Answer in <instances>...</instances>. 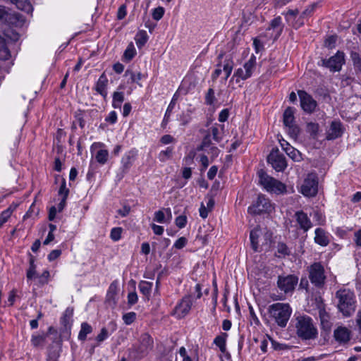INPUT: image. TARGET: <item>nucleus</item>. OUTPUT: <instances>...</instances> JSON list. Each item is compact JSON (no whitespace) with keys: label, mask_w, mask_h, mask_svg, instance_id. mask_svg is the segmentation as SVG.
Masks as SVG:
<instances>
[{"label":"nucleus","mask_w":361,"mask_h":361,"mask_svg":"<svg viewBox=\"0 0 361 361\" xmlns=\"http://www.w3.org/2000/svg\"><path fill=\"white\" fill-rule=\"evenodd\" d=\"M298 94L302 109L306 113H312L317 107V102L304 90H298Z\"/></svg>","instance_id":"obj_11"},{"label":"nucleus","mask_w":361,"mask_h":361,"mask_svg":"<svg viewBox=\"0 0 361 361\" xmlns=\"http://www.w3.org/2000/svg\"><path fill=\"white\" fill-rule=\"evenodd\" d=\"M118 286L116 281H113L108 289L106 300L111 306H114L117 303Z\"/></svg>","instance_id":"obj_16"},{"label":"nucleus","mask_w":361,"mask_h":361,"mask_svg":"<svg viewBox=\"0 0 361 361\" xmlns=\"http://www.w3.org/2000/svg\"><path fill=\"white\" fill-rule=\"evenodd\" d=\"M285 152L295 161H300L302 159L301 153L292 146L288 147V148L286 149Z\"/></svg>","instance_id":"obj_36"},{"label":"nucleus","mask_w":361,"mask_h":361,"mask_svg":"<svg viewBox=\"0 0 361 361\" xmlns=\"http://www.w3.org/2000/svg\"><path fill=\"white\" fill-rule=\"evenodd\" d=\"M11 56V53L7 47L6 40L0 35V59L8 60Z\"/></svg>","instance_id":"obj_27"},{"label":"nucleus","mask_w":361,"mask_h":361,"mask_svg":"<svg viewBox=\"0 0 361 361\" xmlns=\"http://www.w3.org/2000/svg\"><path fill=\"white\" fill-rule=\"evenodd\" d=\"M256 66V56L254 54H252L250 59L247 62L245 63L243 66V68L245 70V73L250 74V78L252 76L253 71L255 69Z\"/></svg>","instance_id":"obj_30"},{"label":"nucleus","mask_w":361,"mask_h":361,"mask_svg":"<svg viewBox=\"0 0 361 361\" xmlns=\"http://www.w3.org/2000/svg\"><path fill=\"white\" fill-rule=\"evenodd\" d=\"M282 14L285 16V19L288 25L295 29H298L305 24V20H302V18L298 16L299 10L298 8L288 9L286 12H283Z\"/></svg>","instance_id":"obj_13"},{"label":"nucleus","mask_w":361,"mask_h":361,"mask_svg":"<svg viewBox=\"0 0 361 361\" xmlns=\"http://www.w3.org/2000/svg\"><path fill=\"white\" fill-rule=\"evenodd\" d=\"M317 6V4L314 3L310 6H308L300 14V17L302 18V20H304V19L307 17L310 16L314 11L315 8Z\"/></svg>","instance_id":"obj_47"},{"label":"nucleus","mask_w":361,"mask_h":361,"mask_svg":"<svg viewBox=\"0 0 361 361\" xmlns=\"http://www.w3.org/2000/svg\"><path fill=\"white\" fill-rule=\"evenodd\" d=\"M318 190V182L317 177L313 174H309L304 180L301 187V193L306 197L316 195Z\"/></svg>","instance_id":"obj_9"},{"label":"nucleus","mask_w":361,"mask_h":361,"mask_svg":"<svg viewBox=\"0 0 361 361\" xmlns=\"http://www.w3.org/2000/svg\"><path fill=\"white\" fill-rule=\"evenodd\" d=\"M153 338L147 333L140 335L139 344L133 345L129 352L131 356L135 359H142L145 357L153 348Z\"/></svg>","instance_id":"obj_4"},{"label":"nucleus","mask_w":361,"mask_h":361,"mask_svg":"<svg viewBox=\"0 0 361 361\" xmlns=\"http://www.w3.org/2000/svg\"><path fill=\"white\" fill-rule=\"evenodd\" d=\"M138 298L135 292L129 293L128 295V303L130 305H133L137 302Z\"/></svg>","instance_id":"obj_64"},{"label":"nucleus","mask_w":361,"mask_h":361,"mask_svg":"<svg viewBox=\"0 0 361 361\" xmlns=\"http://www.w3.org/2000/svg\"><path fill=\"white\" fill-rule=\"evenodd\" d=\"M288 128V133L292 138L296 139L300 133V128L295 124H291L286 126Z\"/></svg>","instance_id":"obj_46"},{"label":"nucleus","mask_w":361,"mask_h":361,"mask_svg":"<svg viewBox=\"0 0 361 361\" xmlns=\"http://www.w3.org/2000/svg\"><path fill=\"white\" fill-rule=\"evenodd\" d=\"M281 18L280 16H278L275 18H274L270 23V25L269 27V30L270 29H277L276 35L274 37V39H277L281 34L283 31V26H281Z\"/></svg>","instance_id":"obj_31"},{"label":"nucleus","mask_w":361,"mask_h":361,"mask_svg":"<svg viewBox=\"0 0 361 361\" xmlns=\"http://www.w3.org/2000/svg\"><path fill=\"white\" fill-rule=\"evenodd\" d=\"M344 131L343 125L340 121H333L329 126V130L326 131L327 140H335L341 137Z\"/></svg>","instance_id":"obj_15"},{"label":"nucleus","mask_w":361,"mask_h":361,"mask_svg":"<svg viewBox=\"0 0 361 361\" xmlns=\"http://www.w3.org/2000/svg\"><path fill=\"white\" fill-rule=\"evenodd\" d=\"M227 336V334H222L221 335L216 336L214 340V343L219 348L222 353H224L226 350V341Z\"/></svg>","instance_id":"obj_40"},{"label":"nucleus","mask_w":361,"mask_h":361,"mask_svg":"<svg viewBox=\"0 0 361 361\" xmlns=\"http://www.w3.org/2000/svg\"><path fill=\"white\" fill-rule=\"evenodd\" d=\"M259 183L263 188L269 192L277 195L283 194L286 191V186L281 181L268 176L264 171L260 170L258 172Z\"/></svg>","instance_id":"obj_5"},{"label":"nucleus","mask_w":361,"mask_h":361,"mask_svg":"<svg viewBox=\"0 0 361 361\" xmlns=\"http://www.w3.org/2000/svg\"><path fill=\"white\" fill-rule=\"evenodd\" d=\"M224 126H214L211 128V133L213 139L217 142H219L223 139V134H224Z\"/></svg>","instance_id":"obj_28"},{"label":"nucleus","mask_w":361,"mask_h":361,"mask_svg":"<svg viewBox=\"0 0 361 361\" xmlns=\"http://www.w3.org/2000/svg\"><path fill=\"white\" fill-rule=\"evenodd\" d=\"M92 331V327L87 322H82L81 324V329L78 334V339L80 341L86 340L87 336L91 334Z\"/></svg>","instance_id":"obj_35"},{"label":"nucleus","mask_w":361,"mask_h":361,"mask_svg":"<svg viewBox=\"0 0 361 361\" xmlns=\"http://www.w3.org/2000/svg\"><path fill=\"white\" fill-rule=\"evenodd\" d=\"M250 78V74H247V73H245V70L243 68H238L233 75V78H236V82H239L240 80H245Z\"/></svg>","instance_id":"obj_44"},{"label":"nucleus","mask_w":361,"mask_h":361,"mask_svg":"<svg viewBox=\"0 0 361 361\" xmlns=\"http://www.w3.org/2000/svg\"><path fill=\"white\" fill-rule=\"evenodd\" d=\"M277 252L279 254L278 257H284L286 255H288L290 254L289 249L287 245L283 243H279L277 245Z\"/></svg>","instance_id":"obj_48"},{"label":"nucleus","mask_w":361,"mask_h":361,"mask_svg":"<svg viewBox=\"0 0 361 361\" xmlns=\"http://www.w3.org/2000/svg\"><path fill=\"white\" fill-rule=\"evenodd\" d=\"M153 283L152 282L142 281L138 285L140 291L149 299L152 288Z\"/></svg>","instance_id":"obj_29"},{"label":"nucleus","mask_w":361,"mask_h":361,"mask_svg":"<svg viewBox=\"0 0 361 361\" xmlns=\"http://www.w3.org/2000/svg\"><path fill=\"white\" fill-rule=\"evenodd\" d=\"M338 299V307L345 317L350 316L355 311V297L348 289L339 290L336 293Z\"/></svg>","instance_id":"obj_3"},{"label":"nucleus","mask_w":361,"mask_h":361,"mask_svg":"<svg viewBox=\"0 0 361 361\" xmlns=\"http://www.w3.org/2000/svg\"><path fill=\"white\" fill-rule=\"evenodd\" d=\"M334 336L336 341L346 343L350 338V331L346 327L339 326L335 329Z\"/></svg>","instance_id":"obj_20"},{"label":"nucleus","mask_w":361,"mask_h":361,"mask_svg":"<svg viewBox=\"0 0 361 361\" xmlns=\"http://www.w3.org/2000/svg\"><path fill=\"white\" fill-rule=\"evenodd\" d=\"M215 100L214 91L213 89L209 88L207 91V93L205 96V102L208 105H212L214 104Z\"/></svg>","instance_id":"obj_53"},{"label":"nucleus","mask_w":361,"mask_h":361,"mask_svg":"<svg viewBox=\"0 0 361 361\" xmlns=\"http://www.w3.org/2000/svg\"><path fill=\"white\" fill-rule=\"evenodd\" d=\"M135 50L134 47L132 46H129L126 49L124 54H123V57L126 61H130V60L133 59V58L135 56Z\"/></svg>","instance_id":"obj_51"},{"label":"nucleus","mask_w":361,"mask_h":361,"mask_svg":"<svg viewBox=\"0 0 361 361\" xmlns=\"http://www.w3.org/2000/svg\"><path fill=\"white\" fill-rule=\"evenodd\" d=\"M289 328L302 341L314 340L318 336L316 324L312 317L306 314H295Z\"/></svg>","instance_id":"obj_1"},{"label":"nucleus","mask_w":361,"mask_h":361,"mask_svg":"<svg viewBox=\"0 0 361 361\" xmlns=\"http://www.w3.org/2000/svg\"><path fill=\"white\" fill-rule=\"evenodd\" d=\"M25 22V18L18 13H8L6 20V23L14 27H22Z\"/></svg>","instance_id":"obj_21"},{"label":"nucleus","mask_w":361,"mask_h":361,"mask_svg":"<svg viewBox=\"0 0 361 361\" xmlns=\"http://www.w3.org/2000/svg\"><path fill=\"white\" fill-rule=\"evenodd\" d=\"M296 220L300 227L304 231H307L312 227V224L307 216V214L302 211L297 212L295 213Z\"/></svg>","instance_id":"obj_17"},{"label":"nucleus","mask_w":361,"mask_h":361,"mask_svg":"<svg viewBox=\"0 0 361 361\" xmlns=\"http://www.w3.org/2000/svg\"><path fill=\"white\" fill-rule=\"evenodd\" d=\"M126 75H130L132 82H137V83H138V82L142 79V76L140 73H135L134 72L129 71V70H127L126 71Z\"/></svg>","instance_id":"obj_55"},{"label":"nucleus","mask_w":361,"mask_h":361,"mask_svg":"<svg viewBox=\"0 0 361 361\" xmlns=\"http://www.w3.org/2000/svg\"><path fill=\"white\" fill-rule=\"evenodd\" d=\"M268 312L279 327L284 328L292 314V308L288 303L277 302L269 305Z\"/></svg>","instance_id":"obj_2"},{"label":"nucleus","mask_w":361,"mask_h":361,"mask_svg":"<svg viewBox=\"0 0 361 361\" xmlns=\"http://www.w3.org/2000/svg\"><path fill=\"white\" fill-rule=\"evenodd\" d=\"M187 244V239L185 237L179 238L174 243L173 246L177 249H182Z\"/></svg>","instance_id":"obj_63"},{"label":"nucleus","mask_w":361,"mask_h":361,"mask_svg":"<svg viewBox=\"0 0 361 361\" xmlns=\"http://www.w3.org/2000/svg\"><path fill=\"white\" fill-rule=\"evenodd\" d=\"M124 101V94L121 92H114L113 94L112 106L115 109H120Z\"/></svg>","instance_id":"obj_39"},{"label":"nucleus","mask_w":361,"mask_h":361,"mask_svg":"<svg viewBox=\"0 0 361 361\" xmlns=\"http://www.w3.org/2000/svg\"><path fill=\"white\" fill-rule=\"evenodd\" d=\"M73 308L67 307L61 318V324L63 325L65 331H70L73 324Z\"/></svg>","instance_id":"obj_18"},{"label":"nucleus","mask_w":361,"mask_h":361,"mask_svg":"<svg viewBox=\"0 0 361 361\" xmlns=\"http://www.w3.org/2000/svg\"><path fill=\"white\" fill-rule=\"evenodd\" d=\"M344 54L338 51L334 56L328 60H323V64L330 69L331 71H339L344 63Z\"/></svg>","instance_id":"obj_12"},{"label":"nucleus","mask_w":361,"mask_h":361,"mask_svg":"<svg viewBox=\"0 0 361 361\" xmlns=\"http://www.w3.org/2000/svg\"><path fill=\"white\" fill-rule=\"evenodd\" d=\"M222 71H224L225 77L224 80H226L231 74L233 68V61L231 59H226L224 63L221 65Z\"/></svg>","instance_id":"obj_34"},{"label":"nucleus","mask_w":361,"mask_h":361,"mask_svg":"<svg viewBox=\"0 0 361 361\" xmlns=\"http://www.w3.org/2000/svg\"><path fill=\"white\" fill-rule=\"evenodd\" d=\"M175 223L178 228H183L187 224V217L183 215L178 216V217H176Z\"/></svg>","instance_id":"obj_58"},{"label":"nucleus","mask_w":361,"mask_h":361,"mask_svg":"<svg viewBox=\"0 0 361 361\" xmlns=\"http://www.w3.org/2000/svg\"><path fill=\"white\" fill-rule=\"evenodd\" d=\"M268 162L277 171H283L287 166L286 158L279 149H273L267 157Z\"/></svg>","instance_id":"obj_10"},{"label":"nucleus","mask_w":361,"mask_h":361,"mask_svg":"<svg viewBox=\"0 0 361 361\" xmlns=\"http://www.w3.org/2000/svg\"><path fill=\"white\" fill-rule=\"evenodd\" d=\"M274 206L265 195H259L256 202L248 207V212L251 214H261L270 213L274 210Z\"/></svg>","instance_id":"obj_7"},{"label":"nucleus","mask_w":361,"mask_h":361,"mask_svg":"<svg viewBox=\"0 0 361 361\" xmlns=\"http://www.w3.org/2000/svg\"><path fill=\"white\" fill-rule=\"evenodd\" d=\"M173 148L168 147L165 150L160 152L159 154V159L161 162H165L171 158Z\"/></svg>","instance_id":"obj_42"},{"label":"nucleus","mask_w":361,"mask_h":361,"mask_svg":"<svg viewBox=\"0 0 361 361\" xmlns=\"http://www.w3.org/2000/svg\"><path fill=\"white\" fill-rule=\"evenodd\" d=\"M211 147V140L209 136L207 135L203 139L201 145L198 147V150L207 151V148H210Z\"/></svg>","instance_id":"obj_61"},{"label":"nucleus","mask_w":361,"mask_h":361,"mask_svg":"<svg viewBox=\"0 0 361 361\" xmlns=\"http://www.w3.org/2000/svg\"><path fill=\"white\" fill-rule=\"evenodd\" d=\"M314 242L323 247L329 245L330 238L329 234L322 228H317L315 229Z\"/></svg>","instance_id":"obj_19"},{"label":"nucleus","mask_w":361,"mask_h":361,"mask_svg":"<svg viewBox=\"0 0 361 361\" xmlns=\"http://www.w3.org/2000/svg\"><path fill=\"white\" fill-rule=\"evenodd\" d=\"M148 35L145 30H140L135 35V40L138 48L142 47L148 40Z\"/></svg>","instance_id":"obj_33"},{"label":"nucleus","mask_w":361,"mask_h":361,"mask_svg":"<svg viewBox=\"0 0 361 361\" xmlns=\"http://www.w3.org/2000/svg\"><path fill=\"white\" fill-rule=\"evenodd\" d=\"M319 317L321 321V324L324 329L330 328V322H329V315L325 311L324 309H319Z\"/></svg>","instance_id":"obj_38"},{"label":"nucleus","mask_w":361,"mask_h":361,"mask_svg":"<svg viewBox=\"0 0 361 361\" xmlns=\"http://www.w3.org/2000/svg\"><path fill=\"white\" fill-rule=\"evenodd\" d=\"M69 194V190L66 187V183L65 179H62V182L59 190V195L62 197L67 198Z\"/></svg>","instance_id":"obj_52"},{"label":"nucleus","mask_w":361,"mask_h":361,"mask_svg":"<svg viewBox=\"0 0 361 361\" xmlns=\"http://www.w3.org/2000/svg\"><path fill=\"white\" fill-rule=\"evenodd\" d=\"M319 128V124L313 122L307 123L306 126V131L310 133L313 138L317 137Z\"/></svg>","instance_id":"obj_41"},{"label":"nucleus","mask_w":361,"mask_h":361,"mask_svg":"<svg viewBox=\"0 0 361 361\" xmlns=\"http://www.w3.org/2000/svg\"><path fill=\"white\" fill-rule=\"evenodd\" d=\"M271 341V345L274 350H288L290 349V346L284 344V343H278L274 340Z\"/></svg>","instance_id":"obj_59"},{"label":"nucleus","mask_w":361,"mask_h":361,"mask_svg":"<svg viewBox=\"0 0 361 361\" xmlns=\"http://www.w3.org/2000/svg\"><path fill=\"white\" fill-rule=\"evenodd\" d=\"M298 283V278L295 275L279 276L277 286L285 294L291 293Z\"/></svg>","instance_id":"obj_8"},{"label":"nucleus","mask_w":361,"mask_h":361,"mask_svg":"<svg viewBox=\"0 0 361 361\" xmlns=\"http://www.w3.org/2000/svg\"><path fill=\"white\" fill-rule=\"evenodd\" d=\"M310 282L317 288H322L325 283L326 275L324 267L319 262H314L308 267Z\"/></svg>","instance_id":"obj_6"},{"label":"nucleus","mask_w":361,"mask_h":361,"mask_svg":"<svg viewBox=\"0 0 361 361\" xmlns=\"http://www.w3.org/2000/svg\"><path fill=\"white\" fill-rule=\"evenodd\" d=\"M136 319V313L130 312L123 315V320L126 325H130L135 322Z\"/></svg>","instance_id":"obj_49"},{"label":"nucleus","mask_w":361,"mask_h":361,"mask_svg":"<svg viewBox=\"0 0 361 361\" xmlns=\"http://www.w3.org/2000/svg\"><path fill=\"white\" fill-rule=\"evenodd\" d=\"M179 97V93L177 92H175L173 94L172 99L170 102V104L168 106V108L166 111L164 119L162 121V126L164 127L169 122L170 116L172 113L173 109L175 107V105L176 104V102L178 101Z\"/></svg>","instance_id":"obj_24"},{"label":"nucleus","mask_w":361,"mask_h":361,"mask_svg":"<svg viewBox=\"0 0 361 361\" xmlns=\"http://www.w3.org/2000/svg\"><path fill=\"white\" fill-rule=\"evenodd\" d=\"M108 336H109L108 331L106 328L104 327L101 329L100 333L96 337V340L99 343H101V342L104 341V340H106L108 338Z\"/></svg>","instance_id":"obj_62"},{"label":"nucleus","mask_w":361,"mask_h":361,"mask_svg":"<svg viewBox=\"0 0 361 361\" xmlns=\"http://www.w3.org/2000/svg\"><path fill=\"white\" fill-rule=\"evenodd\" d=\"M137 156V152L135 150H130L126 152L122 157L121 163L125 169H129L134 162Z\"/></svg>","instance_id":"obj_25"},{"label":"nucleus","mask_w":361,"mask_h":361,"mask_svg":"<svg viewBox=\"0 0 361 361\" xmlns=\"http://www.w3.org/2000/svg\"><path fill=\"white\" fill-rule=\"evenodd\" d=\"M259 236V230L258 228H255L251 231L250 234V238L251 241V245L254 251H258V238Z\"/></svg>","instance_id":"obj_37"},{"label":"nucleus","mask_w":361,"mask_h":361,"mask_svg":"<svg viewBox=\"0 0 361 361\" xmlns=\"http://www.w3.org/2000/svg\"><path fill=\"white\" fill-rule=\"evenodd\" d=\"M35 275H36L35 266L34 264L33 259H31L30 268L27 271V278L28 280H32L35 278Z\"/></svg>","instance_id":"obj_57"},{"label":"nucleus","mask_w":361,"mask_h":361,"mask_svg":"<svg viewBox=\"0 0 361 361\" xmlns=\"http://www.w3.org/2000/svg\"><path fill=\"white\" fill-rule=\"evenodd\" d=\"M191 297L188 295L183 298L180 302L176 306L174 314L178 318L185 317L190 312L192 307Z\"/></svg>","instance_id":"obj_14"},{"label":"nucleus","mask_w":361,"mask_h":361,"mask_svg":"<svg viewBox=\"0 0 361 361\" xmlns=\"http://www.w3.org/2000/svg\"><path fill=\"white\" fill-rule=\"evenodd\" d=\"M13 210L14 209L9 207L0 214V228L8 220Z\"/></svg>","instance_id":"obj_45"},{"label":"nucleus","mask_w":361,"mask_h":361,"mask_svg":"<svg viewBox=\"0 0 361 361\" xmlns=\"http://www.w3.org/2000/svg\"><path fill=\"white\" fill-rule=\"evenodd\" d=\"M46 334L44 333L41 334H32L30 341L32 345L35 348L43 346L46 340Z\"/></svg>","instance_id":"obj_32"},{"label":"nucleus","mask_w":361,"mask_h":361,"mask_svg":"<svg viewBox=\"0 0 361 361\" xmlns=\"http://www.w3.org/2000/svg\"><path fill=\"white\" fill-rule=\"evenodd\" d=\"M295 109L288 107L283 113V121L285 126L295 123Z\"/></svg>","instance_id":"obj_26"},{"label":"nucleus","mask_w":361,"mask_h":361,"mask_svg":"<svg viewBox=\"0 0 361 361\" xmlns=\"http://www.w3.org/2000/svg\"><path fill=\"white\" fill-rule=\"evenodd\" d=\"M122 228L121 227L113 228L111 231L110 238L114 241H118L121 238Z\"/></svg>","instance_id":"obj_50"},{"label":"nucleus","mask_w":361,"mask_h":361,"mask_svg":"<svg viewBox=\"0 0 361 361\" xmlns=\"http://www.w3.org/2000/svg\"><path fill=\"white\" fill-rule=\"evenodd\" d=\"M109 157V152L106 149H99L95 156L97 161L101 164H104Z\"/></svg>","instance_id":"obj_43"},{"label":"nucleus","mask_w":361,"mask_h":361,"mask_svg":"<svg viewBox=\"0 0 361 361\" xmlns=\"http://www.w3.org/2000/svg\"><path fill=\"white\" fill-rule=\"evenodd\" d=\"M154 220L160 224L166 223L165 213L162 210L156 212Z\"/></svg>","instance_id":"obj_56"},{"label":"nucleus","mask_w":361,"mask_h":361,"mask_svg":"<svg viewBox=\"0 0 361 361\" xmlns=\"http://www.w3.org/2000/svg\"><path fill=\"white\" fill-rule=\"evenodd\" d=\"M12 4L16 5L19 10L25 11L27 13H32L33 8L28 0H6Z\"/></svg>","instance_id":"obj_22"},{"label":"nucleus","mask_w":361,"mask_h":361,"mask_svg":"<svg viewBox=\"0 0 361 361\" xmlns=\"http://www.w3.org/2000/svg\"><path fill=\"white\" fill-rule=\"evenodd\" d=\"M164 14V8L163 7H157L153 10L152 17L155 20H159Z\"/></svg>","instance_id":"obj_54"},{"label":"nucleus","mask_w":361,"mask_h":361,"mask_svg":"<svg viewBox=\"0 0 361 361\" xmlns=\"http://www.w3.org/2000/svg\"><path fill=\"white\" fill-rule=\"evenodd\" d=\"M108 84V79L104 73H102L99 78L95 90L96 91L100 94L102 97H106L107 94L106 92V86Z\"/></svg>","instance_id":"obj_23"},{"label":"nucleus","mask_w":361,"mask_h":361,"mask_svg":"<svg viewBox=\"0 0 361 361\" xmlns=\"http://www.w3.org/2000/svg\"><path fill=\"white\" fill-rule=\"evenodd\" d=\"M337 40V37L335 35H331L325 40V46L329 49H332L335 47Z\"/></svg>","instance_id":"obj_60"}]
</instances>
